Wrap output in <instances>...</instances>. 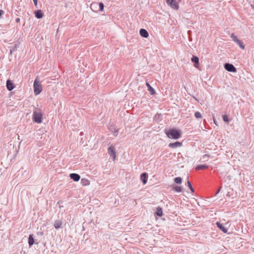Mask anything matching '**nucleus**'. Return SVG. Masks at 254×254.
<instances>
[{
  "mask_svg": "<svg viewBox=\"0 0 254 254\" xmlns=\"http://www.w3.org/2000/svg\"><path fill=\"white\" fill-rule=\"evenodd\" d=\"M167 136L171 139H177L181 137V131L177 129H170L165 131Z\"/></svg>",
  "mask_w": 254,
  "mask_h": 254,
  "instance_id": "1",
  "label": "nucleus"
},
{
  "mask_svg": "<svg viewBox=\"0 0 254 254\" xmlns=\"http://www.w3.org/2000/svg\"><path fill=\"white\" fill-rule=\"evenodd\" d=\"M42 113L38 110H34L33 113V121L35 123L40 124L42 123Z\"/></svg>",
  "mask_w": 254,
  "mask_h": 254,
  "instance_id": "2",
  "label": "nucleus"
},
{
  "mask_svg": "<svg viewBox=\"0 0 254 254\" xmlns=\"http://www.w3.org/2000/svg\"><path fill=\"white\" fill-rule=\"evenodd\" d=\"M34 91L36 95L39 94L42 91V87L40 80L37 78L35 79L34 85Z\"/></svg>",
  "mask_w": 254,
  "mask_h": 254,
  "instance_id": "3",
  "label": "nucleus"
},
{
  "mask_svg": "<svg viewBox=\"0 0 254 254\" xmlns=\"http://www.w3.org/2000/svg\"><path fill=\"white\" fill-rule=\"evenodd\" d=\"M167 3L172 8L178 10L179 8L178 3L175 0H167Z\"/></svg>",
  "mask_w": 254,
  "mask_h": 254,
  "instance_id": "4",
  "label": "nucleus"
},
{
  "mask_svg": "<svg viewBox=\"0 0 254 254\" xmlns=\"http://www.w3.org/2000/svg\"><path fill=\"white\" fill-rule=\"evenodd\" d=\"M108 150L109 154L110 155L111 157H113V160L115 161L116 157V152L114 146L112 145L110 146Z\"/></svg>",
  "mask_w": 254,
  "mask_h": 254,
  "instance_id": "5",
  "label": "nucleus"
},
{
  "mask_svg": "<svg viewBox=\"0 0 254 254\" xmlns=\"http://www.w3.org/2000/svg\"><path fill=\"white\" fill-rule=\"evenodd\" d=\"M224 67L225 69L228 71L230 72H236V68L235 67V66L231 64H225L224 65Z\"/></svg>",
  "mask_w": 254,
  "mask_h": 254,
  "instance_id": "6",
  "label": "nucleus"
},
{
  "mask_svg": "<svg viewBox=\"0 0 254 254\" xmlns=\"http://www.w3.org/2000/svg\"><path fill=\"white\" fill-rule=\"evenodd\" d=\"M191 61L194 63V66L195 68L199 67V59L198 57L193 56L191 59Z\"/></svg>",
  "mask_w": 254,
  "mask_h": 254,
  "instance_id": "7",
  "label": "nucleus"
},
{
  "mask_svg": "<svg viewBox=\"0 0 254 254\" xmlns=\"http://www.w3.org/2000/svg\"><path fill=\"white\" fill-rule=\"evenodd\" d=\"M182 143L180 142H176L174 143H170L169 144V147L172 148H176L182 146Z\"/></svg>",
  "mask_w": 254,
  "mask_h": 254,
  "instance_id": "8",
  "label": "nucleus"
},
{
  "mask_svg": "<svg viewBox=\"0 0 254 254\" xmlns=\"http://www.w3.org/2000/svg\"><path fill=\"white\" fill-rule=\"evenodd\" d=\"M69 177L75 182L78 181L80 179V176L78 174L75 173L70 174L69 175Z\"/></svg>",
  "mask_w": 254,
  "mask_h": 254,
  "instance_id": "9",
  "label": "nucleus"
},
{
  "mask_svg": "<svg viewBox=\"0 0 254 254\" xmlns=\"http://www.w3.org/2000/svg\"><path fill=\"white\" fill-rule=\"evenodd\" d=\"M6 88L8 90L11 91L14 88V86L12 81L10 80H7L6 81Z\"/></svg>",
  "mask_w": 254,
  "mask_h": 254,
  "instance_id": "10",
  "label": "nucleus"
},
{
  "mask_svg": "<svg viewBox=\"0 0 254 254\" xmlns=\"http://www.w3.org/2000/svg\"><path fill=\"white\" fill-rule=\"evenodd\" d=\"M147 178L148 175L145 173H142L140 176V179L141 180L144 185H145L147 183Z\"/></svg>",
  "mask_w": 254,
  "mask_h": 254,
  "instance_id": "11",
  "label": "nucleus"
},
{
  "mask_svg": "<svg viewBox=\"0 0 254 254\" xmlns=\"http://www.w3.org/2000/svg\"><path fill=\"white\" fill-rule=\"evenodd\" d=\"M141 36L144 38H147L149 36L148 32L144 29H141L139 31Z\"/></svg>",
  "mask_w": 254,
  "mask_h": 254,
  "instance_id": "12",
  "label": "nucleus"
},
{
  "mask_svg": "<svg viewBox=\"0 0 254 254\" xmlns=\"http://www.w3.org/2000/svg\"><path fill=\"white\" fill-rule=\"evenodd\" d=\"M62 224L63 223H62V221H61L60 220H57L55 221L54 226V227L56 229H58L61 228L62 227Z\"/></svg>",
  "mask_w": 254,
  "mask_h": 254,
  "instance_id": "13",
  "label": "nucleus"
},
{
  "mask_svg": "<svg viewBox=\"0 0 254 254\" xmlns=\"http://www.w3.org/2000/svg\"><path fill=\"white\" fill-rule=\"evenodd\" d=\"M216 225L219 229H220L224 233H227V229L225 227H224L222 224L219 222H217Z\"/></svg>",
  "mask_w": 254,
  "mask_h": 254,
  "instance_id": "14",
  "label": "nucleus"
},
{
  "mask_svg": "<svg viewBox=\"0 0 254 254\" xmlns=\"http://www.w3.org/2000/svg\"><path fill=\"white\" fill-rule=\"evenodd\" d=\"M35 17L37 18H42L43 16V13L42 12L41 10H38L37 11L35 12Z\"/></svg>",
  "mask_w": 254,
  "mask_h": 254,
  "instance_id": "15",
  "label": "nucleus"
},
{
  "mask_svg": "<svg viewBox=\"0 0 254 254\" xmlns=\"http://www.w3.org/2000/svg\"><path fill=\"white\" fill-rule=\"evenodd\" d=\"M146 85L147 87L148 91L149 92L151 95H154L155 93V91L154 89L150 86V85L148 83H146Z\"/></svg>",
  "mask_w": 254,
  "mask_h": 254,
  "instance_id": "16",
  "label": "nucleus"
},
{
  "mask_svg": "<svg viewBox=\"0 0 254 254\" xmlns=\"http://www.w3.org/2000/svg\"><path fill=\"white\" fill-rule=\"evenodd\" d=\"M81 184L83 186H89L90 185V181L88 179L85 178L82 179L81 180Z\"/></svg>",
  "mask_w": 254,
  "mask_h": 254,
  "instance_id": "17",
  "label": "nucleus"
},
{
  "mask_svg": "<svg viewBox=\"0 0 254 254\" xmlns=\"http://www.w3.org/2000/svg\"><path fill=\"white\" fill-rule=\"evenodd\" d=\"M208 168V166L206 165H199L196 167L195 169L196 170H201L206 169Z\"/></svg>",
  "mask_w": 254,
  "mask_h": 254,
  "instance_id": "18",
  "label": "nucleus"
},
{
  "mask_svg": "<svg viewBox=\"0 0 254 254\" xmlns=\"http://www.w3.org/2000/svg\"><path fill=\"white\" fill-rule=\"evenodd\" d=\"M156 214L159 217H161L163 215V211L160 207H158L156 208Z\"/></svg>",
  "mask_w": 254,
  "mask_h": 254,
  "instance_id": "19",
  "label": "nucleus"
},
{
  "mask_svg": "<svg viewBox=\"0 0 254 254\" xmlns=\"http://www.w3.org/2000/svg\"><path fill=\"white\" fill-rule=\"evenodd\" d=\"M28 244L30 246H31L34 244V238L32 235H30L28 238Z\"/></svg>",
  "mask_w": 254,
  "mask_h": 254,
  "instance_id": "20",
  "label": "nucleus"
},
{
  "mask_svg": "<svg viewBox=\"0 0 254 254\" xmlns=\"http://www.w3.org/2000/svg\"><path fill=\"white\" fill-rule=\"evenodd\" d=\"M237 44L239 46L240 48H241L243 50L245 49V45L241 40L238 41V42H237Z\"/></svg>",
  "mask_w": 254,
  "mask_h": 254,
  "instance_id": "21",
  "label": "nucleus"
},
{
  "mask_svg": "<svg viewBox=\"0 0 254 254\" xmlns=\"http://www.w3.org/2000/svg\"><path fill=\"white\" fill-rule=\"evenodd\" d=\"M231 38L233 39V40L237 43L238 41H239L240 40L237 38V37L234 34H232L231 35Z\"/></svg>",
  "mask_w": 254,
  "mask_h": 254,
  "instance_id": "22",
  "label": "nucleus"
},
{
  "mask_svg": "<svg viewBox=\"0 0 254 254\" xmlns=\"http://www.w3.org/2000/svg\"><path fill=\"white\" fill-rule=\"evenodd\" d=\"M182 179L181 177H177L175 178L174 182L176 184H181L182 183Z\"/></svg>",
  "mask_w": 254,
  "mask_h": 254,
  "instance_id": "23",
  "label": "nucleus"
},
{
  "mask_svg": "<svg viewBox=\"0 0 254 254\" xmlns=\"http://www.w3.org/2000/svg\"><path fill=\"white\" fill-rule=\"evenodd\" d=\"M173 190L177 192H181L182 191V188L179 186L174 187Z\"/></svg>",
  "mask_w": 254,
  "mask_h": 254,
  "instance_id": "24",
  "label": "nucleus"
},
{
  "mask_svg": "<svg viewBox=\"0 0 254 254\" xmlns=\"http://www.w3.org/2000/svg\"><path fill=\"white\" fill-rule=\"evenodd\" d=\"M187 185H188V187H189V188L190 189L191 191L192 192H194V189H193L190 181H187Z\"/></svg>",
  "mask_w": 254,
  "mask_h": 254,
  "instance_id": "25",
  "label": "nucleus"
},
{
  "mask_svg": "<svg viewBox=\"0 0 254 254\" xmlns=\"http://www.w3.org/2000/svg\"><path fill=\"white\" fill-rule=\"evenodd\" d=\"M194 116L197 119H200L201 118V115L199 112H196L194 114Z\"/></svg>",
  "mask_w": 254,
  "mask_h": 254,
  "instance_id": "26",
  "label": "nucleus"
},
{
  "mask_svg": "<svg viewBox=\"0 0 254 254\" xmlns=\"http://www.w3.org/2000/svg\"><path fill=\"white\" fill-rule=\"evenodd\" d=\"M223 121L226 123H228L229 120L227 115H223L222 116Z\"/></svg>",
  "mask_w": 254,
  "mask_h": 254,
  "instance_id": "27",
  "label": "nucleus"
},
{
  "mask_svg": "<svg viewBox=\"0 0 254 254\" xmlns=\"http://www.w3.org/2000/svg\"><path fill=\"white\" fill-rule=\"evenodd\" d=\"M100 7V11H102L104 9V4L102 2H100L99 4Z\"/></svg>",
  "mask_w": 254,
  "mask_h": 254,
  "instance_id": "28",
  "label": "nucleus"
},
{
  "mask_svg": "<svg viewBox=\"0 0 254 254\" xmlns=\"http://www.w3.org/2000/svg\"><path fill=\"white\" fill-rule=\"evenodd\" d=\"M35 6L37 5V0H33Z\"/></svg>",
  "mask_w": 254,
  "mask_h": 254,
  "instance_id": "29",
  "label": "nucleus"
},
{
  "mask_svg": "<svg viewBox=\"0 0 254 254\" xmlns=\"http://www.w3.org/2000/svg\"><path fill=\"white\" fill-rule=\"evenodd\" d=\"M117 134H118V130H116L115 131V132L114 133V135L116 136L117 135Z\"/></svg>",
  "mask_w": 254,
  "mask_h": 254,
  "instance_id": "30",
  "label": "nucleus"
},
{
  "mask_svg": "<svg viewBox=\"0 0 254 254\" xmlns=\"http://www.w3.org/2000/svg\"><path fill=\"white\" fill-rule=\"evenodd\" d=\"M16 22H19L20 21V18H17L15 20Z\"/></svg>",
  "mask_w": 254,
  "mask_h": 254,
  "instance_id": "31",
  "label": "nucleus"
},
{
  "mask_svg": "<svg viewBox=\"0 0 254 254\" xmlns=\"http://www.w3.org/2000/svg\"><path fill=\"white\" fill-rule=\"evenodd\" d=\"M213 121H214V124H215V125H217V124H216V121H215V119H214V118H213Z\"/></svg>",
  "mask_w": 254,
  "mask_h": 254,
  "instance_id": "32",
  "label": "nucleus"
},
{
  "mask_svg": "<svg viewBox=\"0 0 254 254\" xmlns=\"http://www.w3.org/2000/svg\"><path fill=\"white\" fill-rule=\"evenodd\" d=\"M220 191V189L218 190L217 191L216 193H217Z\"/></svg>",
  "mask_w": 254,
  "mask_h": 254,
  "instance_id": "33",
  "label": "nucleus"
},
{
  "mask_svg": "<svg viewBox=\"0 0 254 254\" xmlns=\"http://www.w3.org/2000/svg\"><path fill=\"white\" fill-rule=\"evenodd\" d=\"M205 156H207V155H206V154H205V155L203 156V157H204Z\"/></svg>",
  "mask_w": 254,
  "mask_h": 254,
  "instance_id": "34",
  "label": "nucleus"
}]
</instances>
